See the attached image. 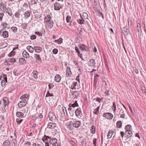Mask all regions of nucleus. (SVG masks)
<instances>
[{
	"instance_id": "nucleus-1",
	"label": "nucleus",
	"mask_w": 146,
	"mask_h": 146,
	"mask_svg": "<svg viewBox=\"0 0 146 146\" xmlns=\"http://www.w3.org/2000/svg\"><path fill=\"white\" fill-rule=\"evenodd\" d=\"M75 113L76 116L79 118H81L83 115L82 113L81 110L80 108H78L76 110Z\"/></svg>"
},
{
	"instance_id": "nucleus-2",
	"label": "nucleus",
	"mask_w": 146,
	"mask_h": 146,
	"mask_svg": "<svg viewBox=\"0 0 146 146\" xmlns=\"http://www.w3.org/2000/svg\"><path fill=\"white\" fill-rule=\"evenodd\" d=\"M57 141V140L55 138H51V137H50V139L49 142V143H46V146H51L53 145V144L56 143Z\"/></svg>"
},
{
	"instance_id": "nucleus-3",
	"label": "nucleus",
	"mask_w": 146,
	"mask_h": 146,
	"mask_svg": "<svg viewBox=\"0 0 146 146\" xmlns=\"http://www.w3.org/2000/svg\"><path fill=\"white\" fill-rule=\"evenodd\" d=\"M49 119L52 122L55 121L56 120V117L52 112H49L48 114Z\"/></svg>"
},
{
	"instance_id": "nucleus-4",
	"label": "nucleus",
	"mask_w": 146,
	"mask_h": 146,
	"mask_svg": "<svg viewBox=\"0 0 146 146\" xmlns=\"http://www.w3.org/2000/svg\"><path fill=\"white\" fill-rule=\"evenodd\" d=\"M103 116L104 117L109 119H111L113 117V115L111 113H104L103 115Z\"/></svg>"
},
{
	"instance_id": "nucleus-5",
	"label": "nucleus",
	"mask_w": 146,
	"mask_h": 146,
	"mask_svg": "<svg viewBox=\"0 0 146 146\" xmlns=\"http://www.w3.org/2000/svg\"><path fill=\"white\" fill-rule=\"evenodd\" d=\"M100 76L98 74H96L94 76V87L95 89L97 87V83Z\"/></svg>"
},
{
	"instance_id": "nucleus-6",
	"label": "nucleus",
	"mask_w": 146,
	"mask_h": 146,
	"mask_svg": "<svg viewBox=\"0 0 146 146\" xmlns=\"http://www.w3.org/2000/svg\"><path fill=\"white\" fill-rule=\"evenodd\" d=\"M27 103V101L25 100H23L20 101L18 104L19 108H22L25 106Z\"/></svg>"
},
{
	"instance_id": "nucleus-7",
	"label": "nucleus",
	"mask_w": 146,
	"mask_h": 146,
	"mask_svg": "<svg viewBox=\"0 0 146 146\" xmlns=\"http://www.w3.org/2000/svg\"><path fill=\"white\" fill-rule=\"evenodd\" d=\"M67 128L71 131H72L74 129V127L73 125V123L72 122H68L67 124Z\"/></svg>"
},
{
	"instance_id": "nucleus-8",
	"label": "nucleus",
	"mask_w": 146,
	"mask_h": 146,
	"mask_svg": "<svg viewBox=\"0 0 146 146\" xmlns=\"http://www.w3.org/2000/svg\"><path fill=\"white\" fill-rule=\"evenodd\" d=\"M50 139V137L44 135L42 138V140L45 143V146H46V143H49V142Z\"/></svg>"
},
{
	"instance_id": "nucleus-9",
	"label": "nucleus",
	"mask_w": 146,
	"mask_h": 146,
	"mask_svg": "<svg viewBox=\"0 0 146 146\" xmlns=\"http://www.w3.org/2000/svg\"><path fill=\"white\" fill-rule=\"evenodd\" d=\"M66 73L67 77H69L71 76L72 73L71 70L70 68V67L68 66L67 67Z\"/></svg>"
},
{
	"instance_id": "nucleus-10",
	"label": "nucleus",
	"mask_w": 146,
	"mask_h": 146,
	"mask_svg": "<svg viewBox=\"0 0 146 146\" xmlns=\"http://www.w3.org/2000/svg\"><path fill=\"white\" fill-rule=\"evenodd\" d=\"M62 8L60 4L59 3L56 2L54 4V9L55 10L59 11L60 9Z\"/></svg>"
},
{
	"instance_id": "nucleus-11",
	"label": "nucleus",
	"mask_w": 146,
	"mask_h": 146,
	"mask_svg": "<svg viewBox=\"0 0 146 146\" xmlns=\"http://www.w3.org/2000/svg\"><path fill=\"white\" fill-rule=\"evenodd\" d=\"M88 63L89 66H92L94 67H96L95 65L96 64L95 61V60L93 59H91L89 61Z\"/></svg>"
},
{
	"instance_id": "nucleus-12",
	"label": "nucleus",
	"mask_w": 146,
	"mask_h": 146,
	"mask_svg": "<svg viewBox=\"0 0 146 146\" xmlns=\"http://www.w3.org/2000/svg\"><path fill=\"white\" fill-rule=\"evenodd\" d=\"M73 125L74 127L78 128L81 125V122L80 121H76L73 122Z\"/></svg>"
},
{
	"instance_id": "nucleus-13",
	"label": "nucleus",
	"mask_w": 146,
	"mask_h": 146,
	"mask_svg": "<svg viewBox=\"0 0 146 146\" xmlns=\"http://www.w3.org/2000/svg\"><path fill=\"white\" fill-rule=\"evenodd\" d=\"M3 104L4 107L8 106L9 104L8 99L6 97H4L3 99Z\"/></svg>"
},
{
	"instance_id": "nucleus-14",
	"label": "nucleus",
	"mask_w": 146,
	"mask_h": 146,
	"mask_svg": "<svg viewBox=\"0 0 146 146\" xmlns=\"http://www.w3.org/2000/svg\"><path fill=\"white\" fill-rule=\"evenodd\" d=\"M125 135H126V137L128 138L130 137L132 135V133L131 130H128L126 131L125 132Z\"/></svg>"
},
{
	"instance_id": "nucleus-15",
	"label": "nucleus",
	"mask_w": 146,
	"mask_h": 146,
	"mask_svg": "<svg viewBox=\"0 0 146 146\" xmlns=\"http://www.w3.org/2000/svg\"><path fill=\"white\" fill-rule=\"evenodd\" d=\"M56 126V124L55 123L52 122H50L47 125L48 128L52 129H53Z\"/></svg>"
},
{
	"instance_id": "nucleus-16",
	"label": "nucleus",
	"mask_w": 146,
	"mask_h": 146,
	"mask_svg": "<svg viewBox=\"0 0 146 146\" xmlns=\"http://www.w3.org/2000/svg\"><path fill=\"white\" fill-rule=\"evenodd\" d=\"M51 17L50 15H47L46 17L44 19V22L46 23H48L50 21H51Z\"/></svg>"
},
{
	"instance_id": "nucleus-17",
	"label": "nucleus",
	"mask_w": 146,
	"mask_h": 146,
	"mask_svg": "<svg viewBox=\"0 0 146 146\" xmlns=\"http://www.w3.org/2000/svg\"><path fill=\"white\" fill-rule=\"evenodd\" d=\"M34 49L35 52L38 53H40L42 50V48L39 46H34Z\"/></svg>"
},
{
	"instance_id": "nucleus-18",
	"label": "nucleus",
	"mask_w": 146,
	"mask_h": 146,
	"mask_svg": "<svg viewBox=\"0 0 146 146\" xmlns=\"http://www.w3.org/2000/svg\"><path fill=\"white\" fill-rule=\"evenodd\" d=\"M34 56L35 58L36 61L41 62L42 60L40 57L39 54H35Z\"/></svg>"
},
{
	"instance_id": "nucleus-19",
	"label": "nucleus",
	"mask_w": 146,
	"mask_h": 146,
	"mask_svg": "<svg viewBox=\"0 0 146 146\" xmlns=\"http://www.w3.org/2000/svg\"><path fill=\"white\" fill-rule=\"evenodd\" d=\"M2 78V80H4L6 81V82H7V75L6 74H2L0 76V80H1Z\"/></svg>"
},
{
	"instance_id": "nucleus-20",
	"label": "nucleus",
	"mask_w": 146,
	"mask_h": 146,
	"mask_svg": "<svg viewBox=\"0 0 146 146\" xmlns=\"http://www.w3.org/2000/svg\"><path fill=\"white\" fill-rule=\"evenodd\" d=\"M27 49L31 53L33 52L34 50V48L31 46H28L27 47Z\"/></svg>"
},
{
	"instance_id": "nucleus-21",
	"label": "nucleus",
	"mask_w": 146,
	"mask_h": 146,
	"mask_svg": "<svg viewBox=\"0 0 146 146\" xmlns=\"http://www.w3.org/2000/svg\"><path fill=\"white\" fill-rule=\"evenodd\" d=\"M16 116L19 118H21L23 117L24 114L21 112H17L16 113Z\"/></svg>"
},
{
	"instance_id": "nucleus-22",
	"label": "nucleus",
	"mask_w": 146,
	"mask_h": 146,
	"mask_svg": "<svg viewBox=\"0 0 146 146\" xmlns=\"http://www.w3.org/2000/svg\"><path fill=\"white\" fill-rule=\"evenodd\" d=\"M22 54L23 56L25 58H28L29 57V54L26 50H24L23 51Z\"/></svg>"
},
{
	"instance_id": "nucleus-23",
	"label": "nucleus",
	"mask_w": 146,
	"mask_h": 146,
	"mask_svg": "<svg viewBox=\"0 0 146 146\" xmlns=\"http://www.w3.org/2000/svg\"><path fill=\"white\" fill-rule=\"evenodd\" d=\"M80 48L81 50H83L87 51L88 49L87 46L83 44H81L80 46Z\"/></svg>"
},
{
	"instance_id": "nucleus-24",
	"label": "nucleus",
	"mask_w": 146,
	"mask_h": 146,
	"mask_svg": "<svg viewBox=\"0 0 146 146\" xmlns=\"http://www.w3.org/2000/svg\"><path fill=\"white\" fill-rule=\"evenodd\" d=\"M61 79V77L59 74H57L55 77V81L57 82H59Z\"/></svg>"
},
{
	"instance_id": "nucleus-25",
	"label": "nucleus",
	"mask_w": 146,
	"mask_h": 146,
	"mask_svg": "<svg viewBox=\"0 0 146 146\" xmlns=\"http://www.w3.org/2000/svg\"><path fill=\"white\" fill-rule=\"evenodd\" d=\"M80 16H81L80 18L77 20L78 23L80 24H84L85 21H84V19L82 18L80 15Z\"/></svg>"
},
{
	"instance_id": "nucleus-26",
	"label": "nucleus",
	"mask_w": 146,
	"mask_h": 146,
	"mask_svg": "<svg viewBox=\"0 0 146 146\" xmlns=\"http://www.w3.org/2000/svg\"><path fill=\"white\" fill-rule=\"evenodd\" d=\"M2 36L4 38H7L8 36V32L7 31L2 32Z\"/></svg>"
},
{
	"instance_id": "nucleus-27",
	"label": "nucleus",
	"mask_w": 146,
	"mask_h": 146,
	"mask_svg": "<svg viewBox=\"0 0 146 146\" xmlns=\"http://www.w3.org/2000/svg\"><path fill=\"white\" fill-rule=\"evenodd\" d=\"M10 145V143L8 140L5 141L2 144V146H9Z\"/></svg>"
},
{
	"instance_id": "nucleus-28",
	"label": "nucleus",
	"mask_w": 146,
	"mask_h": 146,
	"mask_svg": "<svg viewBox=\"0 0 146 146\" xmlns=\"http://www.w3.org/2000/svg\"><path fill=\"white\" fill-rule=\"evenodd\" d=\"M46 24L49 28H51L53 27V22L52 21H51L46 23Z\"/></svg>"
},
{
	"instance_id": "nucleus-29",
	"label": "nucleus",
	"mask_w": 146,
	"mask_h": 146,
	"mask_svg": "<svg viewBox=\"0 0 146 146\" xmlns=\"http://www.w3.org/2000/svg\"><path fill=\"white\" fill-rule=\"evenodd\" d=\"M62 39L61 38H60L57 40H54V42L57 43L58 44H60L62 42Z\"/></svg>"
},
{
	"instance_id": "nucleus-30",
	"label": "nucleus",
	"mask_w": 146,
	"mask_h": 146,
	"mask_svg": "<svg viewBox=\"0 0 146 146\" xmlns=\"http://www.w3.org/2000/svg\"><path fill=\"white\" fill-rule=\"evenodd\" d=\"M100 106H98L93 111V113L95 114L98 115L99 113Z\"/></svg>"
},
{
	"instance_id": "nucleus-31",
	"label": "nucleus",
	"mask_w": 146,
	"mask_h": 146,
	"mask_svg": "<svg viewBox=\"0 0 146 146\" xmlns=\"http://www.w3.org/2000/svg\"><path fill=\"white\" fill-rule=\"evenodd\" d=\"M19 62L24 64L26 63L25 59L23 58H21L19 59Z\"/></svg>"
},
{
	"instance_id": "nucleus-32",
	"label": "nucleus",
	"mask_w": 146,
	"mask_h": 146,
	"mask_svg": "<svg viewBox=\"0 0 146 146\" xmlns=\"http://www.w3.org/2000/svg\"><path fill=\"white\" fill-rule=\"evenodd\" d=\"M24 14L25 17L27 18H28L30 16V13L28 10L25 11Z\"/></svg>"
},
{
	"instance_id": "nucleus-33",
	"label": "nucleus",
	"mask_w": 146,
	"mask_h": 146,
	"mask_svg": "<svg viewBox=\"0 0 146 146\" xmlns=\"http://www.w3.org/2000/svg\"><path fill=\"white\" fill-rule=\"evenodd\" d=\"M77 84V82H74L71 86V88L72 89L76 90V86Z\"/></svg>"
},
{
	"instance_id": "nucleus-34",
	"label": "nucleus",
	"mask_w": 146,
	"mask_h": 146,
	"mask_svg": "<svg viewBox=\"0 0 146 146\" xmlns=\"http://www.w3.org/2000/svg\"><path fill=\"white\" fill-rule=\"evenodd\" d=\"M37 74L38 72L36 71H33L32 73L33 76L35 79L38 78Z\"/></svg>"
},
{
	"instance_id": "nucleus-35",
	"label": "nucleus",
	"mask_w": 146,
	"mask_h": 146,
	"mask_svg": "<svg viewBox=\"0 0 146 146\" xmlns=\"http://www.w3.org/2000/svg\"><path fill=\"white\" fill-rule=\"evenodd\" d=\"M114 131L111 130H109L108 135V137L109 138H111L112 135L113 134Z\"/></svg>"
},
{
	"instance_id": "nucleus-36",
	"label": "nucleus",
	"mask_w": 146,
	"mask_h": 146,
	"mask_svg": "<svg viewBox=\"0 0 146 146\" xmlns=\"http://www.w3.org/2000/svg\"><path fill=\"white\" fill-rule=\"evenodd\" d=\"M40 5H42L43 6H44L47 3V0H40Z\"/></svg>"
},
{
	"instance_id": "nucleus-37",
	"label": "nucleus",
	"mask_w": 146,
	"mask_h": 146,
	"mask_svg": "<svg viewBox=\"0 0 146 146\" xmlns=\"http://www.w3.org/2000/svg\"><path fill=\"white\" fill-rule=\"evenodd\" d=\"M69 105H70L73 108H74L76 107H78V105L77 103V101L75 102L73 104H70Z\"/></svg>"
},
{
	"instance_id": "nucleus-38",
	"label": "nucleus",
	"mask_w": 146,
	"mask_h": 146,
	"mask_svg": "<svg viewBox=\"0 0 146 146\" xmlns=\"http://www.w3.org/2000/svg\"><path fill=\"white\" fill-rule=\"evenodd\" d=\"M12 141V143L11 146H17V141L16 139H13Z\"/></svg>"
},
{
	"instance_id": "nucleus-39",
	"label": "nucleus",
	"mask_w": 146,
	"mask_h": 146,
	"mask_svg": "<svg viewBox=\"0 0 146 146\" xmlns=\"http://www.w3.org/2000/svg\"><path fill=\"white\" fill-rule=\"evenodd\" d=\"M117 126L119 128H121L122 126V122L121 121H119L117 122Z\"/></svg>"
},
{
	"instance_id": "nucleus-40",
	"label": "nucleus",
	"mask_w": 146,
	"mask_h": 146,
	"mask_svg": "<svg viewBox=\"0 0 146 146\" xmlns=\"http://www.w3.org/2000/svg\"><path fill=\"white\" fill-rule=\"evenodd\" d=\"M2 7V9L3 10H4L6 9V5L5 4L2 3L0 4V7Z\"/></svg>"
},
{
	"instance_id": "nucleus-41",
	"label": "nucleus",
	"mask_w": 146,
	"mask_h": 146,
	"mask_svg": "<svg viewBox=\"0 0 146 146\" xmlns=\"http://www.w3.org/2000/svg\"><path fill=\"white\" fill-rule=\"evenodd\" d=\"M81 144L82 146H86V139H84L81 141Z\"/></svg>"
},
{
	"instance_id": "nucleus-42",
	"label": "nucleus",
	"mask_w": 146,
	"mask_h": 146,
	"mask_svg": "<svg viewBox=\"0 0 146 146\" xmlns=\"http://www.w3.org/2000/svg\"><path fill=\"white\" fill-rule=\"evenodd\" d=\"M131 126L130 125H126L125 127V129L126 131L130 130L129 129L131 128Z\"/></svg>"
},
{
	"instance_id": "nucleus-43",
	"label": "nucleus",
	"mask_w": 146,
	"mask_h": 146,
	"mask_svg": "<svg viewBox=\"0 0 146 146\" xmlns=\"http://www.w3.org/2000/svg\"><path fill=\"white\" fill-rule=\"evenodd\" d=\"M71 17L70 16L68 15L66 17V21L67 23H69L70 22Z\"/></svg>"
},
{
	"instance_id": "nucleus-44",
	"label": "nucleus",
	"mask_w": 146,
	"mask_h": 146,
	"mask_svg": "<svg viewBox=\"0 0 146 146\" xmlns=\"http://www.w3.org/2000/svg\"><path fill=\"white\" fill-rule=\"evenodd\" d=\"M8 61L11 63H14L15 62V59L14 58H9Z\"/></svg>"
},
{
	"instance_id": "nucleus-45",
	"label": "nucleus",
	"mask_w": 146,
	"mask_h": 146,
	"mask_svg": "<svg viewBox=\"0 0 146 146\" xmlns=\"http://www.w3.org/2000/svg\"><path fill=\"white\" fill-rule=\"evenodd\" d=\"M91 132L92 133H94L95 132V128L94 126H92L90 129Z\"/></svg>"
},
{
	"instance_id": "nucleus-46",
	"label": "nucleus",
	"mask_w": 146,
	"mask_h": 146,
	"mask_svg": "<svg viewBox=\"0 0 146 146\" xmlns=\"http://www.w3.org/2000/svg\"><path fill=\"white\" fill-rule=\"evenodd\" d=\"M2 25L4 27L3 28L8 29L9 28V25L6 23H3L2 24Z\"/></svg>"
},
{
	"instance_id": "nucleus-47",
	"label": "nucleus",
	"mask_w": 146,
	"mask_h": 146,
	"mask_svg": "<svg viewBox=\"0 0 146 146\" xmlns=\"http://www.w3.org/2000/svg\"><path fill=\"white\" fill-rule=\"evenodd\" d=\"M35 116L36 117H37V118H42L43 117L42 115L40 113H39V114H38V113H37L35 115Z\"/></svg>"
},
{
	"instance_id": "nucleus-48",
	"label": "nucleus",
	"mask_w": 146,
	"mask_h": 146,
	"mask_svg": "<svg viewBox=\"0 0 146 146\" xmlns=\"http://www.w3.org/2000/svg\"><path fill=\"white\" fill-rule=\"evenodd\" d=\"M15 52L14 51H11L8 54V56L11 57L12 56L14 55L15 54Z\"/></svg>"
},
{
	"instance_id": "nucleus-49",
	"label": "nucleus",
	"mask_w": 146,
	"mask_h": 146,
	"mask_svg": "<svg viewBox=\"0 0 146 146\" xmlns=\"http://www.w3.org/2000/svg\"><path fill=\"white\" fill-rule=\"evenodd\" d=\"M7 82H6V81H5L3 80H2L1 82V86L2 87H3L6 85V83Z\"/></svg>"
},
{
	"instance_id": "nucleus-50",
	"label": "nucleus",
	"mask_w": 146,
	"mask_h": 146,
	"mask_svg": "<svg viewBox=\"0 0 146 146\" xmlns=\"http://www.w3.org/2000/svg\"><path fill=\"white\" fill-rule=\"evenodd\" d=\"M58 50L57 49L55 48L52 51L53 53L54 54H56L57 53Z\"/></svg>"
},
{
	"instance_id": "nucleus-51",
	"label": "nucleus",
	"mask_w": 146,
	"mask_h": 146,
	"mask_svg": "<svg viewBox=\"0 0 146 146\" xmlns=\"http://www.w3.org/2000/svg\"><path fill=\"white\" fill-rule=\"evenodd\" d=\"M23 119H20V118H17L16 119V121L18 124L20 123L23 121Z\"/></svg>"
},
{
	"instance_id": "nucleus-52",
	"label": "nucleus",
	"mask_w": 146,
	"mask_h": 146,
	"mask_svg": "<svg viewBox=\"0 0 146 146\" xmlns=\"http://www.w3.org/2000/svg\"><path fill=\"white\" fill-rule=\"evenodd\" d=\"M69 106V107L68 109V110L69 111H74V109L71 106H70V105Z\"/></svg>"
},
{
	"instance_id": "nucleus-53",
	"label": "nucleus",
	"mask_w": 146,
	"mask_h": 146,
	"mask_svg": "<svg viewBox=\"0 0 146 146\" xmlns=\"http://www.w3.org/2000/svg\"><path fill=\"white\" fill-rule=\"evenodd\" d=\"M22 28L24 29H26L27 26V23H23L21 25Z\"/></svg>"
},
{
	"instance_id": "nucleus-54",
	"label": "nucleus",
	"mask_w": 146,
	"mask_h": 146,
	"mask_svg": "<svg viewBox=\"0 0 146 146\" xmlns=\"http://www.w3.org/2000/svg\"><path fill=\"white\" fill-rule=\"evenodd\" d=\"M37 0H32L31 1V5H33L35 4H36L37 3Z\"/></svg>"
},
{
	"instance_id": "nucleus-55",
	"label": "nucleus",
	"mask_w": 146,
	"mask_h": 146,
	"mask_svg": "<svg viewBox=\"0 0 146 146\" xmlns=\"http://www.w3.org/2000/svg\"><path fill=\"white\" fill-rule=\"evenodd\" d=\"M141 88L142 92L144 93H145L146 92L145 88L144 86H141Z\"/></svg>"
},
{
	"instance_id": "nucleus-56",
	"label": "nucleus",
	"mask_w": 146,
	"mask_h": 146,
	"mask_svg": "<svg viewBox=\"0 0 146 146\" xmlns=\"http://www.w3.org/2000/svg\"><path fill=\"white\" fill-rule=\"evenodd\" d=\"M11 29L14 32H16L17 30V28L16 27H11Z\"/></svg>"
},
{
	"instance_id": "nucleus-57",
	"label": "nucleus",
	"mask_w": 146,
	"mask_h": 146,
	"mask_svg": "<svg viewBox=\"0 0 146 146\" xmlns=\"http://www.w3.org/2000/svg\"><path fill=\"white\" fill-rule=\"evenodd\" d=\"M53 96V95L52 94L50 93H49V92H47V94L46 95L45 97H47L48 96L51 97V96Z\"/></svg>"
},
{
	"instance_id": "nucleus-58",
	"label": "nucleus",
	"mask_w": 146,
	"mask_h": 146,
	"mask_svg": "<svg viewBox=\"0 0 146 146\" xmlns=\"http://www.w3.org/2000/svg\"><path fill=\"white\" fill-rule=\"evenodd\" d=\"M20 14L19 12H16L15 13V15L17 18H19Z\"/></svg>"
},
{
	"instance_id": "nucleus-59",
	"label": "nucleus",
	"mask_w": 146,
	"mask_h": 146,
	"mask_svg": "<svg viewBox=\"0 0 146 146\" xmlns=\"http://www.w3.org/2000/svg\"><path fill=\"white\" fill-rule=\"evenodd\" d=\"M35 34L36 35H38L39 36H42V33L41 32L40 33L39 32L37 31L35 32Z\"/></svg>"
},
{
	"instance_id": "nucleus-60",
	"label": "nucleus",
	"mask_w": 146,
	"mask_h": 146,
	"mask_svg": "<svg viewBox=\"0 0 146 146\" xmlns=\"http://www.w3.org/2000/svg\"><path fill=\"white\" fill-rule=\"evenodd\" d=\"M96 138H94V139L93 140V145H94V146H96Z\"/></svg>"
},
{
	"instance_id": "nucleus-61",
	"label": "nucleus",
	"mask_w": 146,
	"mask_h": 146,
	"mask_svg": "<svg viewBox=\"0 0 146 146\" xmlns=\"http://www.w3.org/2000/svg\"><path fill=\"white\" fill-rule=\"evenodd\" d=\"M6 13H8V14L11 16L12 15V12L11 11H11H6Z\"/></svg>"
},
{
	"instance_id": "nucleus-62",
	"label": "nucleus",
	"mask_w": 146,
	"mask_h": 146,
	"mask_svg": "<svg viewBox=\"0 0 146 146\" xmlns=\"http://www.w3.org/2000/svg\"><path fill=\"white\" fill-rule=\"evenodd\" d=\"M48 86L49 89H50L54 86V85L52 83L49 84H48Z\"/></svg>"
},
{
	"instance_id": "nucleus-63",
	"label": "nucleus",
	"mask_w": 146,
	"mask_h": 146,
	"mask_svg": "<svg viewBox=\"0 0 146 146\" xmlns=\"http://www.w3.org/2000/svg\"><path fill=\"white\" fill-rule=\"evenodd\" d=\"M102 83L106 87L108 86V84L107 83L106 81L104 80L102 81Z\"/></svg>"
},
{
	"instance_id": "nucleus-64",
	"label": "nucleus",
	"mask_w": 146,
	"mask_h": 146,
	"mask_svg": "<svg viewBox=\"0 0 146 146\" xmlns=\"http://www.w3.org/2000/svg\"><path fill=\"white\" fill-rule=\"evenodd\" d=\"M36 38V36L35 35H33L31 36V40H34Z\"/></svg>"
}]
</instances>
